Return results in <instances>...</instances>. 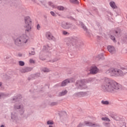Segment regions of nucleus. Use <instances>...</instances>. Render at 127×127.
Listing matches in <instances>:
<instances>
[{"label":"nucleus","mask_w":127,"mask_h":127,"mask_svg":"<svg viewBox=\"0 0 127 127\" xmlns=\"http://www.w3.org/2000/svg\"><path fill=\"white\" fill-rule=\"evenodd\" d=\"M102 88L105 92L116 93L117 91H119V90L122 89V85L116 81H111L110 80V79L106 78L102 83Z\"/></svg>","instance_id":"nucleus-1"},{"label":"nucleus","mask_w":127,"mask_h":127,"mask_svg":"<svg viewBox=\"0 0 127 127\" xmlns=\"http://www.w3.org/2000/svg\"><path fill=\"white\" fill-rule=\"evenodd\" d=\"M29 40V38L28 37V36L24 34L21 35L18 39H16L15 41V44L16 45H19V44H24V43H26Z\"/></svg>","instance_id":"nucleus-2"},{"label":"nucleus","mask_w":127,"mask_h":127,"mask_svg":"<svg viewBox=\"0 0 127 127\" xmlns=\"http://www.w3.org/2000/svg\"><path fill=\"white\" fill-rule=\"evenodd\" d=\"M25 22L26 24L25 26L26 28V33H27L28 32H29V31H31L32 21L31 19H30V17L27 16L25 18Z\"/></svg>","instance_id":"nucleus-3"},{"label":"nucleus","mask_w":127,"mask_h":127,"mask_svg":"<svg viewBox=\"0 0 127 127\" xmlns=\"http://www.w3.org/2000/svg\"><path fill=\"white\" fill-rule=\"evenodd\" d=\"M85 84V80H79L76 81L75 85L77 87L78 89H86L87 86Z\"/></svg>","instance_id":"nucleus-4"},{"label":"nucleus","mask_w":127,"mask_h":127,"mask_svg":"<svg viewBox=\"0 0 127 127\" xmlns=\"http://www.w3.org/2000/svg\"><path fill=\"white\" fill-rule=\"evenodd\" d=\"M49 5L52 6L53 8H57L59 10H64V8L62 6H57L56 5H54V4L52 2H48Z\"/></svg>","instance_id":"nucleus-5"},{"label":"nucleus","mask_w":127,"mask_h":127,"mask_svg":"<svg viewBox=\"0 0 127 127\" xmlns=\"http://www.w3.org/2000/svg\"><path fill=\"white\" fill-rule=\"evenodd\" d=\"M75 79L74 78H71L70 79H66L64 81H63L61 84L62 87H64L67 85V84H69V83H72V82H74Z\"/></svg>","instance_id":"nucleus-6"},{"label":"nucleus","mask_w":127,"mask_h":127,"mask_svg":"<svg viewBox=\"0 0 127 127\" xmlns=\"http://www.w3.org/2000/svg\"><path fill=\"white\" fill-rule=\"evenodd\" d=\"M61 26L65 29H68V28H70V27H72V25L70 23L63 22Z\"/></svg>","instance_id":"nucleus-7"},{"label":"nucleus","mask_w":127,"mask_h":127,"mask_svg":"<svg viewBox=\"0 0 127 127\" xmlns=\"http://www.w3.org/2000/svg\"><path fill=\"white\" fill-rule=\"evenodd\" d=\"M98 72H99V69L96 66H93L90 69V74L95 75V74H97Z\"/></svg>","instance_id":"nucleus-8"},{"label":"nucleus","mask_w":127,"mask_h":127,"mask_svg":"<svg viewBox=\"0 0 127 127\" xmlns=\"http://www.w3.org/2000/svg\"><path fill=\"white\" fill-rule=\"evenodd\" d=\"M46 37H47L48 39L49 40H52L53 38H54V37L52 36V34L50 32H48L46 34Z\"/></svg>","instance_id":"nucleus-9"},{"label":"nucleus","mask_w":127,"mask_h":127,"mask_svg":"<svg viewBox=\"0 0 127 127\" xmlns=\"http://www.w3.org/2000/svg\"><path fill=\"white\" fill-rule=\"evenodd\" d=\"M108 49L109 52H110V53H114V52H115V47L112 46H109L108 47Z\"/></svg>","instance_id":"nucleus-10"},{"label":"nucleus","mask_w":127,"mask_h":127,"mask_svg":"<svg viewBox=\"0 0 127 127\" xmlns=\"http://www.w3.org/2000/svg\"><path fill=\"white\" fill-rule=\"evenodd\" d=\"M110 5L111 6L112 8H117V5H116V3L114 1H111L110 2Z\"/></svg>","instance_id":"nucleus-11"},{"label":"nucleus","mask_w":127,"mask_h":127,"mask_svg":"<svg viewBox=\"0 0 127 127\" xmlns=\"http://www.w3.org/2000/svg\"><path fill=\"white\" fill-rule=\"evenodd\" d=\"M101 120L102 121H106L107 122H110L111 120H110V119L107 117L102 118Z\"/></svg>","instance_id":"nucleus-12"},{"label":"nucleus","mask_w":127,"mask_h":127,"mask_svg":"<svg viewBox=\"0 0 127 127\" xmlns=\"http://www.w3.org/2000/svg\"><path fill=\"white\" fill-rule=\"evenodd\" d=\"M67 94V90H65L64 91H63L60 93V96H64Z\"/></svg>","instance_id":"nucleus-13"},{"label":"nucleus","mask_w":127,"mask_h":127,"mask_svg":"<svg viewBox=\"0 0 127 127\" xmlns=\"http://www.w3.org/2000/svg\"><path fill=\"white\" fill-rule=\"evenodd\" d=\"M102 104H103V105H109V103L108 101H102Z\"/></svg>","instance_id":"nucleus-14"},{"label":"nucleus","mask_w":127,"mask_h":127,"mask_svg":"<svg viewBox=\"0 0 127 127\" xmlns=\"http://www.w3.org/2000/svg\"><path fill=\"white\" fill-rule=\"evenodd\" d=\"M71 2H73L74 3H79L78 0H70Z\"/></svg>","instance_id":"nucleus-15"},{"label":"nucleus","mask_w":127,"mask_h":127,"mask_svg":"<svg viewBox=\"0 0 127 127\" xmlns=\"http://www.w3.org/2000/svg\"><path fill=\"white\" fill-rule=\"evenodd\" d=\"M19 64L20 66H24V62H23L22 61H19Z\"/></svg>","instance_id":"nucleus-16"},{"label":"nucleus","mask_w":127,"mask_h":127,"mask_svg":"<svg viewBox=\"0 0 127 127\" xmlns=\"http://www.w3.org/2000/svg\"><path fill=\"white\" fill-rule=\"evenodd\" d=\"M54 123L52 121H49L47 122V125H53Z\"/></svg>","instance_id":"nucleus-17"},{"label":"nucleus","mask_w":127,"mask_h":127,"mask_svg":"<svg viewBox=\"0 0 127 127\" xmlns=\"http://www.w3.org/2000/svg\"><path fill=\"white\" fill-rule=\"evenodd\" d=\"M110 38L113 40L114 42H116V38L114 36H111Z\"/></svg>","instance_id":"nucleus-18"},{"label":"nucleus","mask_w":127,"mask_h":127,"mask_svg":"<svg viewBox=\"0 0 127 127\" xmlns=\"http://www.w3.org/2000/svg\"><path fill=\"white\" fill-rule=\"evenodd\" d=\"M43 72H49V69L45 68L43 69Z\"/></svg>","instance_id":"nucleus-19"},{"label":"nucleus","mask_w":127,"mask_h":127,"mask_svg":"<svg viewBox=\"0 0 127 127\" xmlns=\"http://www.w3.org/2000/svg\"><path fill=\"white\" fill-rule=\"evenodd\" d=\"M50 13L51 14V15H52L53 16H56V14H55V13L53 11H51Z\"/></svg>","instance_id":"nucleus-20"},{"label":"nucleus","mask_w":127,"mask_h":127,"mask_svg":"<svg viewBox=\"0 0 127 127\" xmlns=\"http://www.w3.org/2000/svg\"><path fill=\"white\" fill-rule=\"evenodd\" d=\"M63 34H64V35H66L68 34V32H66V31H64L63 32Z\"/></svg>","instance_id":"nucleus-21"},{"label":"nucleus","mask_w":127,"mask_h":127,"mask_svg":"<svg viewBox=\"0 0 127 127\" xmlns=\"http://www.w3.org/2000/svg\"><path fill=\"white\" fill-rule=\"evenodd\" d=\"M104 57V56H103V55H100L98 56V58H99V59H102V58H103Z\"/></svg>","instance_id":"nucleus-22"},{"label":"nucleus","mask_w":127,"mask_h":127,"mask_svg":"<svg viewBox=\"0 0 127 127\" xmlns=\"http://www.w3.org/2000/svg\"><path fill=\"white\" fill-rule=\"evenodd\" d=\"M37 28L38 30H39L40 29V25H38L37 26Z\"/></svg>","instance_id":"nucleus-23"},{"label":"nucleus","mask_w":127,"mask_h":127,"mask_svg":"<svg viewBox=\"0 0 127 127\" xmlns=\"http://www.w3.org/2000/svg\"><path fill=\"white\" fill-rule=\"evenodd\" d=\"M82 28H83V29H84V30H86V29H87V27L84 25L82 26Z\"/></svg>","instance_id":"nucleus-24"},{"label":"nucleus","mask_w":127,"mask_h":127,"mask_svg":"<svg viewBox=\"0 0 127 127\" xmlns=\"http://www.w3.org/2000/svg\"><path fill=\"white\" fill-rule=\"evenodd\" d=\"M116 33H121V30H119L118 31H116Z\"/></svg>","instance_id":"nucleus-25"},{"label":"nucleus","mask_w":127,"mask_h":127,"mask_svg":"<svg viewBox=\"0 0 127 127\" xmlns=\"http://www.w3.org/2000/svg\"><path fill=\"white\" fill-rule=\"evenodd\" d=\"M15 109H20V106H18L17 107H15Z\"/></svg>","instance_id":"nucleus-26"},{"label":"nucleus","mask_w":127,"mask_h":127,"mask_svg":"<svg viewBox=\"0 0 127 127\" xmlns=\"http://www.w3.org/2000/svg\"><path fill=\"white\" fill-rule=\"evenodd\" d=\"M28 70V68H25V72H27V71H27Z\"/></svg>","instance_id":"nucleus-27"},{"label":"nucleus","mask_w":127,"mask_h":127,"mask_svg":"<svg viewBox=\"0 0 127 127\" xmlns=\"http://www.w3.org/2000/svg\"><path fill=\"white\" fill-rule=\"evenodd\" d=\"M107 125H108V126H110V123H106L105 124V126H107Z\"/></svg>","instance_id":"nucleus-28"},{"label":"nucleus","mask_w":127,"mask_h":127,"mask_svg":"<svg viewBox=\"0 0 127 127\" xmlns=\"http://www.w3.org/2000/svg\"><path fill=\"white\" fill-rule=\"evenodd\" d=\"M30 63H32V60H30Z\"/></svg>","instance_id":"nucleus-29"},{"label":"nucleus","mask_w":127,"mask_h":127,"mask_svg":"<svg viewBox=\"0 0 127 127\" xmlns=\"http://www.w3.org/2000/svg\"><path fill=\"white\" fill-rule=\"evenodd\" d=\"M2 84V83H1V82H0V86H1Z\"/></svg>","instance_id":"nucleus-30"},{"label":"nucleus","mask_w":127,"mask_h":127,"mask_svg":"<svg viewBox=\"0 0 127 127\" xmlns=\"http://www.w3.org/2000/svg\"><path fill=\"white\" fill-rule=\"evenodd\" d=\"M0 127H4L3 125H1Z\"/></svg>","instance_id":"nucleus-31"},{"label":"nucleus","mask_w":127,"mask_h":127,"mask_svg":"<svg viewBox=\"0 0 127 127\" xmlns=\"http://www.w3.org/2000/svg\"><path fill=\"white\" fill-rule=\"evenodd\" d=\"M35 54V53H34V52L33 53V52L32 55H34Z\"/></svg>","instance_id":"nucleus-32"},{"label":"nucleus","mask_w":127,"mask_h":127,"mask_svg":"<svg viewBox=\"0 0 127 127\" xmlns=\"http://www.w3.org/2000/svg\"><path fill=\"white\" fill-rule=\"evenodd\" d=\"M0 98H1V95L0 94Z\"/></svg>","instance_id":"nucleus-33"},{"label":"nucleus","mask_w":127,"mask_h":127,"mask_svg":"<svg viewBox=\"0 0 127 127\" xmlns=\"http://www.w3.org/2000/svg\"><path fill=\"white\" fill-rule=\"evenodd\" d=\"M122 69H127V68H122Z\"/></svg>","instance_id":"nucleus-34"},{"label":"nucleus","mask_w":127,"mask_h":127,"mask_svg":"<svg viewBox=\"0 0 127 127\" xmlns=\"http://www.w3.org/2000/svg\"><path fill=\"white\" fill-rule=\"evenodd\" d=\"M32 63H34V61H32Z\"/></svg>","instance_id":"nucleus-35"}]
</instances>
